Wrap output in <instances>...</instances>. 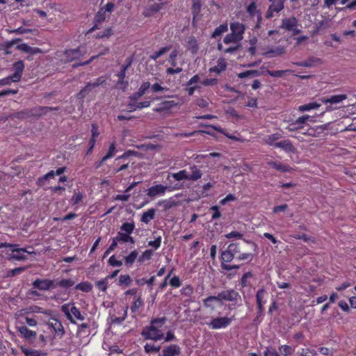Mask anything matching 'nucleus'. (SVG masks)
Here are the masks:
<instances>
[{
  "label": "nucleus",
  "instance_id": "obj_1",
  "mask_svg": "<svg viewBox=\"0 0 356 356\" xmlns=\"http://www.w3.org/2000/svg\"><path fill=\"white\" fill-rule=\"evenodd\" d=\"M166 321L165 317L154 318L150 322L149 326L145 327L141 335L145 339H149L154 341L162 339L164 337V333L161 327Z\"/></svg>",
  "mask_w": 356,
  "mask_h": 356
},
{
  "label": "nucleus",
  "instance_id": "obj_2",
  "mask_svg": "<svg viewBox=\"0 0 356 356\" xmlns=\"http://www.w3.org/2000/svg\"><path fill=\"white\" fill-rule=\"evenodd\" d=\"M136 154V152L135 151L128 150L121 156H118L113 163V172L118 173L127 169L131 163L129 157Z\"/></svg>",
  "mask_w": 356,
  "mask_h": 356
},
{
  "label": "nucleus",
  "instance_id": "obj_3",
  "mask_svg": "<svg viewBox=\"0 0 356 356\" xmlns=\"http://www.w3.org/2000/svg\"><path fill=\"white\" fill-rule=\"evenodd\" d=\"M17 244H11L8 243H0V249L2 248H11V254L8 256L9 259L17 260V261H24L26 259L24 253L27 252L30 254L26 248H17Z\"/></svg>",
  "mask_w": 356,
  "mask_h": 356
},
{
  "label": "nucleus",
  "instance_id": "obj_4",
  "mask_svg": "<svg viewBox=\"0 0 356 356\" xmlns=\"http://www.w3.org/2000/svg\"><path fill=\"white\" fill-rule=\"evenodd\" d=\"M234 291H232V293H229V291H227V294L225 295V293H220L218 296H209L204 300V305L207 307H210L212 309L215 308L216 306H221L222 305V300H232L233 293Z\"/></svg>",
  "mask_w": 356,
  "mask_h": 356
},
{
  "label": "nucleus",
  "instance_id": "obj_5",
  "mask_svg": "<svg viewBox=\"0 0 356 356\" xmlns=\"http://www.w3.org/2000/svg\"><path fill=\"white\" fill-rule=\"evenodd\" d=\"M106 81L104 76H99L92 82H88L86 85L76 94V98L83 99L87 97L93 89L103 84Z\"/></svg>",
  "mask_w": 356,
  "mask_h": 356
},
{
  "label": "nucleus",
  "instance_id": "obj_6",
  "mask_svg": "<svg viewBox=\"0 0 356 356\" xmlns=\"http://www.w3.org/2000/svg\"><path fill=\"white\" fill-rule=\"evenodd\" d=\"M135 229V224L134 222H126L120 226V231L118 232L115 236V240L119 243H127V239L129 234H132Z\"/></svg>",
  "mask_w": 356,
  "mask_h": 356
},
{
  "label": "nucleus",
  "instance_id": "obj_7",
  "mask_svg": "<svg viewBox=\"0 0 356 356\" xmlns=\"http://www.w3.org/2000/svg\"><path fill=\"white\" fill-rule=\"evenodd\" d=\"M298 21L296 17H291L284 18L282 20L280 28L285 29L288 31H291L293 35H296L299 34L301 31L298 28Z\"/></svg>",
  "mask_w": 356,
  "mask_h": 356
},
{
  "label": "nucleus",
  "instance_id": "obj_8",
  "mask_svg": "<svg viewBox=\"0 0 356 356\" xmlns=\"http://www.w3.org/2000/svg\"><path fill=\"white\" fill-rule=\"evenodd\" d=\"M82 55L83 53L81 52L80 47L66 49L63 53L61 60L65 63H70L79 59Z\"/></svg>",
  "mask_w": 356,
  "mask_h": 356
},
{
  "label": "nucleus",
  "instance_id": "obj_9",
  "mask_svg": "<svg viewBox=\"0 0 356 356\" xmlns=\"http://www.w3.org/2000/svg\"><path fill=\"white\" fill-rule=\"evenodd\" d=\"M311 117L307 115H302L298 118L296 120L291 122L288 127H286L289 131H294L303 129L305 127L306 122L310 119Z\"/></svg>",
  "mask_w": 356,
  "mask_h": 356
},
{
  "label": "nucleus",
  "instance_id": "obj_10",
  "mask_svg": "<svg viewBox=\"0 0 356 356\" xmlns=\"http://www.w3.org/2000/svg\"><path fill=\"white\" fill-rule=\"evenodd\" d=\"M231 322V318L225 316L214 318L209 323H206V324L212 329L218 330L227 327Z\"/></svg>",
  "mask_w": 356,
  "mask_h": 356
},
{
  "label": "nucleus",
  "instance_id": "obj_11",
  "mask_svg": "<svg viewBox=\"0 0 356 356\" xmlns=\"http://www.w3.org/2000/svg\"><path fill=\"white\" fill-rule=\"evenodd\" d=\"M24 67V63L22 60H19L13 64V69L15 72L12 75H10L11 78H13V82L16 83L21 80Z\"/></svg>",
  "mask_w": 356,
  "mask_h": 356
},
{
  "label": "nucleus",
  "instance_id": "obj_12",
  "mask_svg": "<svg viewBox=\"0 0 356 356\" xmlns=\"http://www.w3.org/2000/svg\"><path fill=\"white\" fill-rule=\"evenodd\" d=\"M16 49L26 54H29V56L26 57V59L29 60H31L33 59L31 56L42 53V51L40 48L31 47L26 43H22L18 44L16 47Z\"/></svg>",
  "mask_w": 356,
  "mask_h": 356
},
{
  "label": "nucleus",
  "instance_id": "obj_13",
  "mask_svg": "<svg viewBox=\"0 0 356 356\" xmlns=\"http://www.w3.org/2000/svg\"><path fill=\"white\" fill-rule=\"evenodd\" d=\"M168 186L162 184H156L149 187L147 190V195L151 198H154L156 196L165 195L168 190Z\"/></svg>",
  "mask_w": 356,
  "mask_h": 356
},
{
  "label": "nucleus",
  "instance_id": "obj_14",
  "mask_svg": "<svg viewBox=\"0 0 356 356\" xmlns=\"http://www.w3.org/2000/svg\"><path fill=\"white\" fill-rule=\"evenodd\" d=\"M231 32L241 41L243 38V35L245 31V26L243 24L238 22H234L230 23Z\"/></svg>",
  "mask_w": 356,
  "mask_h": 356
},
{
  "label": "nucleus",
  "instance_id": "obj_15",
  "mask_svg": "<svg viewBox=\"0 0 356 356\" xmlns=\"http://www.w3.org/2000/svg\"><path fill=\"white\" fill-rule=\"evenodd\" d=\"M322 63L323 60L321 58L315 56H309L305 60L296 62L293 64L299 67H312Z\"/></svg>",
  "mask_w": 356,
  "mask_h": 356
},
{
  "label": "nucleus",
  "instance_id": "obj_16",
  "mask_svg": "<svg viewBox=\"0 0 356 356\" xmlns=\"http://www.w3.org/2000/svg\"><path fill=\"white\" fill-rule=\"evenodd\" d=\"M181 353V348L178 345L172 344L164 347L159 356H178Z\"/></svg>",
  "mask_w": 356,
  "mask_h": 356
},
{
  "label": "nucleus",
  "instance_id": "obj_17",
  "mask_svg": "<svg viewBox=\"0 0 356 356\" xmlns=\"http://www.w3.org/2000/svg\"><path fill=\"white\" fill-rule=\"evenodd\" d=\"M150 88V83L149 81L143 82L140 86L137 92L133 93L129 96V99L131 102H136L143 95H144L147 90Z\"/></svg>",
  "mask_w": 356,
  "mask_h": 356
},
{
  "label": "nucleus",
  "instance_id": "obj_18",
  "mask_svg": "<svg viewBox=\"0 0 356 356\" xmlns=\"http://www.w3.org/2000/svg\"><path fill=\"white\" fill-rule=\"evenodd\" d=\"M256 282L257 279L251 272H247L243 274L241 280L242 287H252Z\"/></svg>",
  "mask_w": 356,
  "mask_h": 356
},
{
  "label": "nucleus",
  "instance_id": "obj_19",
  "mask_svg": "<svg viewBox=\"0 0 356 356\" xmlns=\"http://www.w3.org/2000/svg\"><path fill=\"white\" fill-rule=\"evenodd\" d=\"M33 285L37 289H50L51 287H55V281L37 279L33 282Z\"/></svg>",
  "mask_w": 356,
  "mask_h": 356
},
{
  "label": "nucleus",
  "instance_id": "obj_20",
  "mask_svg": "<svg viewBox=\"0 0 356 356\" xmlns=\"http://www.w3.org/2000/svg\"><path fill=\"white\" fill-rule=\"evenodd\" d=\"M177 106V103L174 100L164 101L160 103L156 107L154 108L153 111L156 113H162L168 111Z\"/></svg>",
  "mask_w": 356,
  "mask_h": 356
},
{
  "label": "nucleus",
  "instance_id": "obj_21",
  "mask_svg": "<svg viewBox=\"0 0 356 356\" xmlns=\"http://www.w3.org/2000/svg\"><path fill=\"white\" fill-rule=\"evenodd\" d=\"M275 147L281 148L287 153H296V148L293 146L289 140H284L280 142H277L274 145Z\"/></svg>",
  "mask_w": 356,
  "mask_h": 356
},
{
  "label": "nucleus",
  "instance_id": "obj_22",
  "mask_svg": "<svg viewBox=\"0 0 356 356\" xmlns=\"http://www.w3.org/2000/svg\"><path fill=\"white\" fill-rule=\"evenodd\" d=\"M347 98H348L347 95L340 94V95H332L330 97H323V98H321V100L325 104H339V103L343 102V100H346Z\"/></svg>",
  "mask_w": 356,
  "mask_h": 356
},
{
  "label": "nucleus",
  "instance_id": "obj_23",
  "mask_svg": "<svg viewBox=\"0 0 356 356\" xmlns=\"http://www.w3.org/2000/svg\"><path fill=\"white\" fill-rule=\"evenodd\" d=\"M132 62L133 56H129L126 58L124 63L122 65L121 70L117 74L120 82H122L126 76V71L131 65Z\"/></svg>",
  "mask_w": 356,
  "mask_h": 356
},
{
  "label": "nucleus",
  "instance_id": "obj_24",
  "mask_svg": "<svg viewBox=\"0 0 356 356\" xmlns=\"http://www.w3.org/2000/svg\"><path fill=\"white\" fill-rule=\"evenodd\" d=\"M68 319L72 322H75V319L83 320V316L81 314L80 311L76 307H72L70 310L65 312Z\"/></svg>",
  "mask_w": 356,
  "mask_h": 356
},
{
  "label": "nucleus",
  "instance_id": "obj_25",
  "mask_svg": "<svg viewBox=\"0 0 356 356\" xmlns=\"http://www.w3.org/2000/svg\"><path fill=\"white\" fill-rule=\"evenodd\" d=\"M190 170L191 173H188V180L195 181L200 179L202 177V172L197 165H193L190 166Z\"/></svg>",
  "mask_w": 356,
  "mask_h": 356
},
{
  "label": "nucleus",
  "instance_id": "obj_26",
  "mask_svg": "<svg viewBox=\"0 0 356 356\" xmlns=\"http://www.w3.org/2000/svg\"><path fill=\"white\" fill-rule=\"evenodd\" d=\"M227 68V63L225 58H220L217 60V65L213 66L209 69L210 72H215L216 74H220L222 72L225 71Z\"/></svg>",
  "mask_w": 356,
  "mask_h": 356
},
{
  "label": "nucleus",
  "instance_id": "obj_27",
  "mask_svg": "<svg viewBox=\"0 0 356 356\" xmlns=\"http://www.w3.org/2000/svg\"><path fill=\"white\" fill-rule=\"evenodd\" d=\"M268 164L271 168L282 172H289L292 170L289 165L282 164L280 162L270 161Z\"/></svg>",
  "mask_w": 356,
  "mask_h": 356
},
{
  "label": "nucleus",
  "instance_id": "obj_28",
  "mask_svg": "<svg viewBox=\"0 0 356 356\" xmlns=\"http://www.w3.org/2000/svg\"><path fill=\"white\" fill-rule=\"evenodd\" d=\"M232 245H228V248L226 250H224L221 253V260L222 262H231L234 258V254L232 252L233 251L232 250Z\"/></svg>",
  "mask_w": 356,
  "mask_h": 356
},
{
  "label": "nucleus",
  "instance_id": "obj_29",
  "mask_svg": "<svg viewBox=\"0 0 356 356\" xmlns=\"http://www.w3.org/2000/svg\"><path fill=\"white\" fill-rule=\"evenodd\" d=\"M17 330L26 339L33 338L36 336L35 332L28 329L25 325L17 327Z\"/></svg>",
  "mask_w": 356,
  "mask_h": 356
},
{
  "label": "nucleus",
  "instance_id": "obj_30",
  "mask_svg": "<svg viewBox=\"0 0 356 356\" xmlns=\"http://www.w3.org/2000/svg\"><path fill=\"white\" fill-rule=\"evenodd\" d=\"M138 256V252L137 250H134L130 252V254L124 257V264L127 266L130 267L136 260Z\"/></svg>",
  "mask_w": 356,
  "mask_h": 356
},
{
  "label": "nucleus",
  "instance_id": "obj_31",
  "mask_svg": "<svg viewBox=\"0 0 356 356\" xmlns=\"http://www.w3.org/2000/svg\"><path fill=\"white\" fill-rule=\"evenodd\" d=\"M155 213L156 210L154 209H148L143 213L140 220L146 224L149 223L151 220L154 218Z\"/></svg>",
  "mask_w": 356,
  "mask_h": 356
},
{
  "label": "nucleus",
  "instance_id": "obj_32",
  "mask_svg": "<svg viewBox=\"0 0 356 356\" xmlns=\"http://www.w3.org/2000/svg\"><path fill=\"white\" fill-rule=\"evenodd\" d=\"M49 325L54 329L55 332L60 334L61 337L64 334V327L59 321L53 319L52 321L49 323Z\"/></svg>",
  "mask_w": 356,
  "mask_h": 356
},
{
  "label": "nucleus",
  "instance_id": "obj_33",
  "mask_svg": "<svg viewBox=\"0 0 356 356\" xmlns=\"http://www.w3.org/2000/svg\"><path fill=\"white\" fill-rule=\"evenodd\" d=\"M22 351L25 356H46L47 353L35 349H30L22 347Z\"/></svg>",
  "mask_w": 356,
  "mask_h": 356
},
{
  "label": "nucleus",
  "instance_id": "obj_34",
  "mask_svg": "<svg viewBox=\"0 0 356 356\" xmlns=\"http://www.w3.org/2000/svg\"><path fill=\"white\" fill-rule=\"evenodd\" d=\"M228 31V24L223 23L219 26L216 27L211 34V38H216L218 36H220L223 33Z\"/></svg>",
  "mask_w": 356,
  "mask_h": 356
},
{
  "label": "nucleus",
  "instance_id": "obj_35",
  "mask_svg": "<svg viewBox=\"0 0 356 356\" xmlns=\"http://www.w3.org/2000/svg\"><path fill=\"white\" fill-rule=\"evenodd\" d=\"M171 177L176 181L188 180V172L186 170H181L177 172L172 173Z\"/></svg>",
  "mask_w": 356,
  "mask_h": 356
},
{
  "label": "nucleus",
  "instance_id": "obj_36",
  "mask_svg": "<svg viewBox=\"0 0 356 356\" xmlns=\"http://www.w3.org/2000/svg\"><path fill=\"white\" fill-rule=\"evenodd\" d=\"M116 152V145L115 142L110 144L108 152L102 159V163H104L106 160L112 158Z\"/></svg>",
  "mask_w": 356,
  "mask_h": 356
},
{
  "label": "nucleus",
  "instance_id": "obj_37",
  "mask_svg": "<svg viewBox=\"0 0 356 356\" xmlns=\"http://www.w3.org/2000/svg\"><path fill=\"white\" fill-rule=\"evenodd\" d=\"M74 284V282L71 279H63L60 281H55V286H60L68 289Z\"/></svg>",
  "mask_w": 356,
  "mask_h": 356
},
{
  "label": "nucleus",
  "instance_id": "obj_38",
  "mask_svg": "<svg viewBox=\"0 0 356 356\" xmlns=\"http://www.w3.org/2000/svg\"><path fill=\"white\" fill-rule=\"evenodd\" d=\"M260 73L258 70H247L243 72H241L238 74V77L240 79H244L246 77H254L259 76Z\"/></svg>",
  "mask_w": 356,
  "mask_h": 356
},
{
  "label": "nucleus",
  "instance_id": "obj_39",
  "mask_svg": "<svg viewBox=\"0 0 356 356\" xmlns=\"http://www.w3.org/2000/svg\"><path fill=\"white\" fill-rule=\"evenodd\" d=\"M170 49V46L161 47L159 51L154 52L150 55L149 58L152 60H156L160 56L168 52Z\"/></svg>",
  "mask_w": 356,
  "mask_h": 356
},
{
  "label": "nucleus",
  "instance_id": "obj_40",
  "mask_svg": "<svg viewBox=\"0 0 356 356\" xmlns=\"http://www.w3.org/2000/svg\"><path fill=\"white\" fill-rule=\"evenodd\" d=\"M258 12H261L257 10V6L255 1L251 2L247 7V13L250 15L251 18L256 16Z\"/></svg>",
  "mask_w": 356,
  "mask_h": 356
},
{
  "label": "nucleus",
  "instance_id": "obj_41",
  "mask_svg": "<svg viewBox=\"0 0 356 356\" xmlns=\"http://www.w3.org/2000/svg\"><path fill=\"white\" fill-rule=\"evenodd\" d=\"M143 305V301L140 297L136 298L131 305V311L132 313L136 314L138 309Z\"/></svg>",
  "mask_w": 356,
  "mask_h": 356
},
{
  "label": "nucleus",
  "instance_id": "obj_42",
  "mask_svg": "<svg viewBox=\"0 0 356 356\" xmlns=\"http://www.w3.org/2000/svg\"><path fill=\"white\" fill-rule=\"evenodd\" d=\"M273 3L269 6L275 10V13L280 12L284 7V0H273Z\"/></svg>",
  "mask_w": 356,
  "mask_h": 356
},
{
  "label": "nucleus",
  "instance_id": "obj_43",
  "mask_svg": "<svg viewBox=\"0 0 356 356\" xmlns=\"http://www.w3.org/2000/svg\"><path fill=\"white\" fill-rule=\"evenodd\" d=\"M114 31L112 27H108L102 32L98 33L95 38L98 39L108 38L113 34Z\"/></svg>",
  "mask_w": 356,
  "mask_h": 356
},
{
  "label": "nucleus",
  "instance_id": "obj_44",
  "mask_svg": "<svg viewBox=\"0 0 356 356\" xmlns=\"http://www.w3.org/2000/svg\"><path fill=\"white\" fill-rule=\"evenodd\" d=\"M108 51H109V49L108 47H106L104 49V51H102L99 54L92 56L89 60H88L85 62H83V63H78V64L75 65L74 66L77 67V66L87 65L90 64L92 60L96 59L97 58L106 54L107 53H108Z\"/></svg>",
  "mask_w": 356,
  "mask_h": 356
},
{
  "label": "nucleus",
  "instance_id": "obj_45",
  "mask_svg": "<svg viewBox=\"0 0 356 356\" xmlns=\"http://www.w3.org/2000/svg\"><path fill=\"white\" fill-rule=\"evenodd\" d=\"M282 138V135L280 134L276 133L271 135H269L266 138V143L270 146H274L275 142Z\"/></svg>",
  "mask_w": 356,
  "mask_h": 356
},
{
  "label": "nucleus",
  "instance_id": "obj_46",
  "mask_svg": "<svg viewBox=\"0 0 356 356\" xmlns=\"http://www.w3.org/2000/svg\"><path fill=\"white\" fill-rule=\"evenodd\" d=\"M83 194L80 191H74V195L71 199L73 205L79 204L83 201Z\"/></svg>",
  "mask_w": 356,
  "mask_h": 356
},
{
  "label": "nucleus",
  "instance_id": "obj_47",
  "mask_svg": "<svg viewBox=\"0 0 356 356\" xmlns=\"http://www.w3.org/2000/svg\"><path fill=\"white\" fill-rule=\"evenodd\" d=\"M291 70H275V71H271L269 70H267L266 71V74H268L269 76L272 77H282L283 75L286 74L287 72H291Z\"/></svg>",
  "mask_w": 356,
  "mask_h": 356
},
{
  "label": "nucleus",
  "instance_id": "obj_48",
  "mask_svg": "<svg viewBox=\"0 0 356 356\" xmlns=\"http://www.w3.org/2000/svg\"><path fill=\"white\" fill-rule=\"evenodd\" d=\"M56 175L54 170H50L49 172H47L46 175H44L43 177L38 178V184L39 186H42L44 182L54 177Z\"/></svg>",
  "mask_w": 356,
  "mask_h": 356
},
{
  "label": "nucleus",
  "instance_id": "obj_49",
  "mask_svg": "<svg viewBox=\"0 0 356 356\" xmlns=\"http://www.w3.org/2000/svg\"><path fill=\"white\" fill-rule=\"evenodd\" d=\"M320 105L318 104L316 102H310L309 104H304V105H302L300 106H299V111H310L312 109H314V108H316L318 107H319Z\"/></svg>",
  "mask_w": 356,
  "mask_h": 356
},
{
  "label": "nucleus",
  "instance_id": "obj_50",
  "mask_svg": "<svg viewBox=\"0 0 356 356\" xmlns=\"http://www.w3.org/2000/svg\"><path fill=\"white\" fill-rule=\"evenodd\" d=\"M161 349V346H156L152 343H146L144 346V350L147 353H158Z\"/></svg>",
  "mask_w": 356,
  "mask_h": 356
},
{
  "label": "nucleus",
  "instance_id": "obj_51",
  "mask_svg": "<svg viewBox=\"0 0 356 356\" xmlns=\"http://www.w3.org/2000/svg\"><path fill=\"white\" fill-rule=\"evenodd\" d=\"M241 40L237 38L232 32L231 33L227 34L223 39V42L225 44H230V43H237Z\"/></svg>",
  "mask_w": 356,
  "mask_h": 356
},
{
  "label": "nucleus",
  "instance_id": "obj_52",
  "mask_svg": "<svg viewBox=\"0 0 356 356\" xmlns=\"http://www.w3.org/2000/svg\"><path fill=\"white\" fill-rule=\"evenodd\" d=\"M94 19L97 22H104L106 19L105 10L101 8L95 14Z\"/></svg>",
  "mask_w": 356,
  "mask_h": 356
},
{
  "label": "nucleus",
  "instance_id": "obj_53",
  "mask_svg": "<svg viewBox=\"0 0 356 356\" xmlns=\"http://www.w3.org/2000/svg\"><path fill=\"white\" fill-rule=\"evenodd\" d=\"M177 55L178 51L177 49H174L170 54L168 62L172 67H176L177 65Z\"/></svg>",
  "mask_w": 356,
  "mask_h": 356
},
{
  "label": "nucleus",
  "instance_id": "obj_54",
  "mask_svg": "<svg viewBox=\"0 0 356 356\" xmlns=\"http://www.w3.org/2000/svg\"><path fill=\"white\" fill-rule=\"evenodd\" d=\"M91 134L92 136L90 139H94L95 140H97V138L99 136L100 133L99 131V127L97 124L92 123L91 124Z\"/></svg>",
  "mask_w": 356,
  "mask_h": 356
},
{
  "label": "nucleus",
  "instance_id": "obj_55",
  "mask_svg": "<svg viewBox=\"0 0 356 356\" xmlns=\"http://www.w3.org/2000/svg\"><path fill=\"white\" fill-rule=\"evenodd\" d=\"M210 210L213 211V213L211 216V220H214L218 219L221 217L222 214H221V212L220 211L219 207L218 206L215 205V206L211 207Z\"/></svg>",
  "mask_w": 356,
  "mask_h": 356
},
{
  "label": "nucleus",
  "instance_id": "obj_56",
  "mask_svg": "<svg viewBox=\"0 0 356 356\" xmlns=\"http://www.w3.org/2000/svg\"><path fill=\"white\" fill-rule=\"evenodd\" d=\"M264 296V291H258L257 293V305L259 309V312H261L263 310L262 305H263V298Z\"/></svg>",
  "mask_w": 356,
  "mask_h": 356
},
{
  "label": "nucleus",
  "instance_id": "obj_57",
  "mask_svg": "<svg viewBox=\"0 0 356 356\" xmlns=\"http://www.w3.org/2000/svg\"><path fill=\"white\" fill-rule=\"evenodd\" d=\"M163 203H164V210H165V211L177 205V202L175 200H173L172 197H171L168 200H164Z\"/></svg>",
  "mask_w": 356,
  "mask_h": 356
},
{
  "label": "nucleus",
  "instance_id": "obj_58",
  "mask_svg": "<svg viewBox=\"0 0 356 356\" xmlns=\"http://www.w3.org/2000/svg\"><path fill=\"white\" fill-rule=\"evenodd\" d=\"M119 282L125 286H128L131 284V280L129 275H121L119 277Z\"/></svg>",
  "mask_w": 356,
  "mask_h": 356
},
{
  "label": "nucleus",
  "instance_id": "obj_59",
  "mask_svg": "<svg viewBox=\"0 0 356 356\" xmlns=\"http://www.w3.org/2000/svg\"><path fill=\"white\" fill-rule=\"evenodd\" d=\"M253 257L254 256L252 253H242L236 257V259L238 261H251L253 259Z\"/></svg>",
  "mask_w": 356,
  "mask_h": 356
},
{
  "label": "nucleus",
  "instance_id": "obj_60",
  "mask_svg": "<svg viewBox=\"0 0 356 356\" xmlns=\"http://www.w3.org/2000/svg\"><path fill=\"white\" fill-rule=\"evenodd\" d=\"M153 252L152 250H146L143 252L141 257L138 259L139 262H142L145 260H149L152 256Z\"/></svg>",
  "mask_w": 356,
  "mask_h": 356
},
{
  "label": "nucleus",
  "instance_id": "obj_61",
  "mask_svg": "<svg viewBox=\"0 0 356 356\" xmlns=\"http://www.w3.org/2000/svg\"><path fill=\"white\" fill-rule=\"evenodd\" d=\"M161 243V236H158L154 241H150L148 242V245L154 248L155 250H157Z\"/></svg>",
  "mask_w": 356,
  "mask_h": 356
},
{
  "label": "nucleus",
  "instance_id": "obj_62",
  "mask_svg": "<svg viewBox=\"0 0 356 356\" xmlns=\"http://www.w3.org/2000/svg\"><path fill=\"white\" fill-rule=\"evenodd\" d=\"M225 236L227 238H236L238 239H241L243 237V234L236 231H232L228 234H226Z\"/></svg>",
  "mask_w": 356,
  "mask_h": 356
},
{
  "label": "nucleus",
  "instance_id": "obj_63",
  "mask_svg": "<svg viewBox=\"0 0 356 356\" xmlns=\"http://www.w3.org/2000/svg\"><path fill=\"white\" fill-rule=\"evenodd\" d=\"M280 350L285 356L291 355L293 353L292 348L287 345L282 346L280 348Z\"/></svg>",
  "mask_w": 356,
  "mask_h": 356
},
{
  "label": "nucleus",
  "instance_id": "obj_64",
  "mask_svg": "<svg viewBox=\"0 0 356 356\" xmlns=\"http://www.w3.org/2000/svg\"><path fill=\"white\" fill-rule=\"evenodd\" d=\"M108 264L112 266H118L120 267L122 265V262L120 260H118L115 255H112L108 259Z\"/></svg>",
  "mask_w": 356,
  "mask_h": 356
}]
</instances>
